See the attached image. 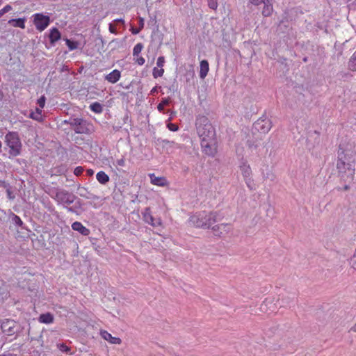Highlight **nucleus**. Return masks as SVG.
Returning a JSON list of instances; mask_svg holds the SVG:
<instances>
[{"label": "nucleus", "mask_w": 356, "mask_h": 356, "mask_svg": "<svg viewBox=\"0 0 356 356\" xmlns=\"http://www.w3.org/2000/svg\"><path fill=\"white\" fill-rule=\"evenodd\" d=\"M195 126L197 134L201 139L203 152L209 156H214L217 152V140L214 127L204 115L197 118Z\"/></svg>", "instance_id": "obj_1"}, {"label": "nucleus", "mask_w": 356, "mask_h": 356, "mask_svg": "<svg viewBox=\"0 0 356 356\" xmlns=\"http://www.w3.org/2000/svg\"><path fill=\"white\" fill-rule=\"evenodd\" d=\"M216 213L200 212L191 216L189 222L196 227L209 228L217 220Z\"/></svg>", "instance_id": "obj_2"}, {"label": "nucleus", "mask_w": 356, "mask_h": 356, "mask_svg": "<svg viewBox=\"0 0 356 356\" xmlns=\"http://www.w3.org/2000/svg\"><path fill=\"white\" fill-rule=\"evenodd\" d=\"M4 141L9 149L10 156L15 157L21 154L22 145L17 132L9 131L6 134Z\"/></svg>", "instance_id": "obj_3"}, {"label": "nucleus", "mask_w": 356, "mask_h": 356, "mask_svg": "<svg viewBox=\"0 0 356 356\" xmlns=\"http://www.w3.org/2000/svg\"><path fill=\"white\" fill-rule=\"evenodd\" d=\"M355 153L352 152L350 156L347 157L346 154L343 150L338 154V161L337 164V169L340 172H346L348 170L350 175V179H353V175L355 172L354 165L351 163H354L353 157Z\"/></svg>", "instance_id": "obj_4"}, {"label": "nucleus", "mask_w": 356, "mask_h": 356, "mask_svg": "<svg viewBox=\"0 0 356 356\" xmlns=\"http://www.w3.org/2000/svg\"><path fill=\"white\" fill-rule=\"evenodd\" d=\"M33 24L36 29L42 32L49 25L50 18L42 13H35L33 15Z\"/></svg>", "instance_id": "obj_5"}, {"label": "nucleus", "mask_w": 356, "mask_h": 356, "mask_svg": "<svg viewBox=\"0 0 356 356\" xmlns=\"http://www.w3.org/2000/svg\"><path fill=\"white\" fill-rule=\"evenodd\" d=\"M240 170L248 187L250 188V189H252V172L250 165L247 162H243L240 165Z\"/></svg>", "instance_id": "obj_6"}, {"label": "nucleus", "mask_w": 356, "mask_h": 356, "mask_svg": "<svg viewBox=\"0 0 356 356\" xmlns=\"http://www.w3.org/2000/svg\"><path fill=\"white\" fill-rule=\"evenodd\" d=\"M56 200L62 204H71L73 202V195L65 191H60L56 194Z\"/></svg>", "instance_id": "obj_7"}, {"label": "nucleus", "mask_w": 356, "mask_h": 356, "mask_svg": "<svg viewBox=\"0 0 356 356\" xmlns=\"http://www.w3.org/2000/svg\"><path fill=\"white\" fill-rule=\"evenodd\" d=\"M212 229L215 235L222 236L229 232L231 229V225L222 223L213 227Z\"/></svg>", "instance_id": "obj_8"}, {"label": "nucleus", "mask_w": 356, "mask_h": 356, "mask_svg": "<svg viewBox=\"0 0 356 356\" xmlns=\"http://www.w3.org/2000/svg\"><path fill=\"white\" fill-rule=\"evenodd\" d=\"M100 335L104 340L111 344H120L122 343V340L119 337H113L106 330H101Z\"/></svg>", "instance_id": "obj_9"}, {"label": "nucleus", "mask_w": 356, "mask_h": 356, "mask_svg": "<svg viewBox=\"0 0 356 356\" xmlns=\"http://www.w3.org/2000/svg\"><path fill=\"white\" fill-rule=\"evenodd\" d=\"M72 228L74 231L79 232L83 236H88L90 233V229L83 226L80 222L76 221L72 223Z\"/></svg>", "instance_id": "obj_10"}, {"label": "nucleus", "mask_w": 356, "mask_h": 356, "mask_svg": "<svg viewBox=\"0 0 356 356\" xmlns=\"http://www.w3.org/2000/svg\"><path fill=\"white\" fill-rule=\"evenodd\" d=\"M120 72L118 70H113L105 76V79L111 83H115L120 80Z\"/></svg>", "instance_id": "obj_11"}, {"label": "nucleus", "mask_w": 356, "mask_h": 356, "mask_svg": "<svg viewBox=\"0 0 356 356\" xmlns=\"http://www.w3.org/2000/svg\"><path fill=\"white\" fill-rule=\"evenodd\" d=\"M209 71V65L207 60H202L200 63V77L204 79Z\"/></svg>", "instance_id": "obj_12"}, {"label": "nucleus", "mask_w": 356, "mask_h": 356, "mask_svg": "<svg viewBox=\"0 0 356 356\" xmlns=\"http://www.w3.org/2000/svg\"><path fill=\"white\" fill-rule=\"evenodd\" d=\"M256 126H257V129L264 132L266 133L270 131L271 129V122L269 120H262L261 121H258L256 123Z\"/></svg>", "instance_id": "obj_13"}, {"label": "nucleus", "mask_w": 356, "mask_h": 356, "mask_svg": "<svg viewBox=\"0 0 356 356\" xmlns=\"http://www.w3.org/2000/svg\"><path fill=\"white\" fill-rule=\"evenodd\" d=\"M273 12V6L272 0H267L264 3V8L262 10V15L264 17H268L272 15Z\"/></svg>", "instance_id": "obj_14"}, {"label": "nucleus", "mask_w": 356, "mask_h": 356, "mask_svg": "<svg viewBox=\"0 0 356 356\" xmlns=\"http://www.w3.org/2000/svg\"><path fill=\"white\" fill-rule=\"evenodd\" d=\"M54 316L51 313L47 312L45 314H40L38 321L40 323H42L50 324L54 322Z\"/></svg>", "instance_id": "obj_15"}, {"label": "nucleus", "mask_w": 356, "mask_h": 356, "mask_svg": "<svg viewBox=\"0 0 356 356\" xmlns=\"http://www.w3.org/2000/svg\"><path fill=\"white\" fill-rule=\"evenodd\" d=\"M49 41L51 44L55 43L60 38V33L57 28H52L49 33Z\"/></svg>", "instance_id": "obj_16"}, {"label": "nucleus", "mask_w": 356, "mask_h": 356, "mask_svg": "<svg viewBox=\"0 0 356 356\" xmlns=\"http://www.w3.org/2000/svg\"><path fill=\"white\" fill-rule=\"evenodd\" d=\"M25 18L12 19L8 21V24L13 27H19L25 29Z\"/></svg>", "instance_id": "obj_17"}, {"label": "nucleus", "mask_w": 356, "mask_h": 356, "mask_svg": "<svg viewBox=\"0 0 356 356\" xmlns=\"http://www.w3.org/2000/svg\"><path fill=\"white\" fill-rule=\"evenodd\" d=\"M97 180L102 184H106L109 181V177L104 171H99L96 175Z\"/></svg>", "instance_id": "obj_18"}, {"label": "nucleus", "mask_w": 356, "mask_h": 356, "mask_svg": "<svg viewBox=\"0 0 356 356\" xmlns=\"http://www.w3.org/2000/svg\"><path fill=\"white\" fill-rule=\"evenodd\" d=\"M348 69L351 71H356V51L348 61Z\"/></svg>", "instance_id": "obj_19"}, {"label": "nucleus", "mask_w": 356, "mask_h": 356, "mask_svg": "<svg viewBox=\"0 0 356 356\" xmlns=\"http://www.w3.org/2000/svg\"><path fill=\"white\" fill-rule=\"evenodd\" d=\"M90 108L95 113H101L103 111L102 106L99 102H94L90 104Z\"/></svg>", "instance_id": "obj_20"}, {"label": "nucleus", "mask_w": 356, "mask_h": 356, "mask_svg": "<svg viewBox=\"0 0 356 356\" xmlns=\"http://www.w3.org/2000/svg\"><path fill=\"white\" fill-rule=\"evenodd\" d=\"M144 220L146 222L154 225V218L152 215H150L149 210L147 209L143 215Z\"/></svg>", "instance_id": "obj_21"}, {"label": "nucleus", "mask_w": 356, "mask_h": 356, "mask_svg": "<svg viewBox=\"0 0 356 356\" xmlns=\"http://www.w3.org/2000/svg\"><path fill=\"white\" fill-rule=\"evenodd\" d=\"M143 48V46L141 43L136 44L133 49V56H138L140 53L141 52L142 49Z\"/></svg>", "instance_id": "obj_22"}, {"label": "nucleus", "mask_w": 356, "mask_h": 356, "mask_svg": "<svg viewBox=\"0 0 356 356\" xmlns=\"http://www.w3.org/2000/svg\"><path fill=\"white\" fill-rule=\"evenodd\" d=\"M65 43L70 50H74L78 47V43L76 42L72 41L70 39H66Z\"/></svg>", "instance_id": "obj_23"}, {"label": "nucleus", "mask_w": 356, "mask_h": 356, "mask_svg": "<svg viewBox=\"0 0 356 356\" xmlns=\"http://www.w3.org/2000/svg\"><path fill=\"white\" fill-rule=\"evenodd\" d=\"M168 181L165 177H157V186H168Z\"/></svg>", "instance_id": "obj_24"}, {"label": "nucleus", "mask_w": 356, "mask_h": 356, "mask_svg": "<svg viewBox=\"0 0 356 356\" xmlns=\"http://www.w3.org/2000/svg\"><path fill=\"white\" fill-rule=\"evenodd\" d=\"M12 10V6L10 5L5 6L2 9L0 10V18L6 13Z\"/></svg>", "instance_id": "obj_25"}, {"label": "nucleus", "mask_w": 356, "mask_h": 356, "mask_svg": "<svg viewBox=\"0 0 356 356\" xmlns=\"http://www.w3.org/2000/svg\"><path fill=\"white\" fill-rule=\"evenodd\" d=\"M208 6L210 8L213 10H216L218 8V2L217 0H207Z\"/></svg>", "instance_id": "obj_26"}, {"label": "nucleus", "mask_w": 356, "mask_h": 356, "mask_svg": "<svg viewBox=\"0 0 356 356\" xmlns=\"http://www.w3.org/2000/svg\"><path fill=\"white\" fill-rule=\"evenodd\" d=\"M30 118L38 121L42 120V115H40V113L32 112L30 114Z\"/></svg>", "instance_id": "obj_27"}, {"label": "nucleus", "mask_w": 356, "mask_h": 356, "mask_svg": "<svg viewBox=\"0 0 356 356\" xmlns=\"http://www.w3.org/2000/svg\"><path fill=\"white\" fill-rule=\"evenodd\" d=\"M169 104L168 99H164L163 100L158 106H157V110L159 111H161L163 110V108L165 106L168 105Z\"/></svg>", "instance_id": "obj_28"}, {"label": "nucleus", "mask_w": 356, "mask_h": 356, "mask_svg": "<svg viewBox=\"0 0 356 356\" xmlns=\"http://www.w3.org/2000/svg\"><path fill=\"white\" fill-rule=\"evenodd\" d=\"M45 100L46 99L44 96H42L39 98V99L38 100V104L39 107H40L41 108H44L45 104Z\"/></svg>", "instance_id": "obj_29"}, {"label": "nucleus", "mask_w": 356, "mask_h": 356, "mask_svg": "<svg viewBox=\"0 0 356 356\" xmlns=\"http://www.w3.org/2000/svg\"><path fill=\"white\" fill-rule=\"evenodd\" d=\"M351 266L353 268H354L356 270V252H355L353 256L350 259V262Z\"/></svg>", "instance_id": "obj_30"}, {"label": "nucleus", "mask_w": 356, "mask_h": 356, "mask_svg": "<svg viewBox=\"0 0 356 356\" xmlns=\"http://www.w3.org/2000/svg\"><path fill=\"white\" fill-rule=\"evenodd\" d=\"M167 127L172 131H176L178 130V126L176 124L168 123Z\"/></svg>", "instance_id": "obj_31"}, {"label": "nucleus", "mask_w": 356, "mask_h": 356, "mask_svg": "<svg viewBox=\"0 0 356 356\" xmlns=\"http://www.w3.org/2000/svg\"><path fill=\"white\" fill-rule=\"evenodd\" d=\"M136 59V63H137L139 65H142L145 63V59L141 56H134Z\"/></svg>", "instance_id": "obj_32"}, {"label": "nucleus", "mask_w": 356, "mask_h": 356, "mask_svg": "<svg viewBox=\"0 0 356 356\" xmlns=\"http://www.w3.org/2000/svg\"><path fill=\"white\" fill-rule=\"evenodd\" d=\"M83 168L81 166H79L74 169V173L76 176H79V175H81L83 173Z\"/></svg>", "instance_id": "obj_33"}, {"label": "nucleus", "mask_w": 356, "mask_h": 356, "mask_svg": "<svg viewBox=\"0 0 356 356\" xmlns=\"http://www.w3.org/2000/svg\"><path fill=\"white\" fill-rule=\"evenodd\" d=\"M165 62L164 57L160 56L157 59V67H162L163 65V63Z\"/></svg>", "instance_id": "obj_34"}, {"label": "nucleus", "mask_w": 356, "mask_h": 356, "mask_svg": "<svg viewBox=\"0 0 356 356\" xmlns=\"http://www.w3.org/2000/svg\"><path fill=\"white\" fill-rule=\"evenodd\" d=\"M116 163L118 165L123 167L125 165V159L122 157L120 159H118Z\"/></svg>", "instance_id": "obj_35"}, {"label": "nucleus", "mask_w": 356, "mask_h": 356, "mask_svg": "<svg viewBox=\"0 0 356 356\" xmlns=\"http://www.w3.org/2000/svg\"><path fill=\"white\" fill-rule=\"evenodd\" d=\"M60 350L63 352H67L70 350V348L66 345L63 343L60 346Z\"/></svg>", "instance_id": "obj_36"}, {"label": "nucleus", "mask_w": 356, "mask_h": 356, "mask_svg": "<svg viewBox=\"0 0 356 356\" xmlns=\"http://www.w3.org/2000/svg\"><path fill=\"white\" fill-rule=\"evenodd\" d=\"M109 31L112 33H116V28H115V26L113 24H109Z\"/></svg>", "instance_id": "obj_37"}, {"label": "nucleus", "mask_w": 356, "mask_h": 356, "mask_svg": "<svg viewBox=\"0 0 356 356\" xmlns=\"http://www.w3.org/2000/svg\"><path fill=\"white\" fill-rule=\"evenodd\" d=\"M149 177L152 184H156V176L154 174H149Z\"/></svg>", "instance_id": "obj_38"}, {"label": "nucleus", "mask_w": 356, "mask_h": 356, "mask_svg": "<svg viewBox=\"0 0 356 356\" xmlns=\"http://www.w3.org/2000/svg\"><path fill=\"white\" fill-rule=\"evenodd\" d=\"M143 26H144V21H143V19L142 18H140L139 19V29H142L143 28Z\"/></svg>", "instance_id": "obj_39"}, {"label": "nucleus", "mask_w": 356, "mask_h": 356, "mask_svg": "<svg viewBox=\"0 0 356 356\" xmlns=\"http://www.w3.org/2000/svg\"><path fill=\"white\" fill-rule=\"evenodd\" d=\"M165 145H168V146H170V147H174V146H175V145H176V143H174V142L166 141V142H165Z\"/></svg>", "instance_id": "obj_40"}, {"label": "nucleus", "mask_w": 356, "mask_h": 356, "mask_svg": "<svg viewBox=\"0 0 356 356\" xmlns=\"http://www.w3.org/2000/svg\"><path fill=\"white\" fill-rule=\"evenodd\" d=\"M140 31V29H134V28H132L131 29V32L133 34H138Z\"/></svg>", "instance_id": "obj_41"}, {"label": "nucleus", "mask_w": 356, "mask_h": 356, "mask_svg": "<svg viewBox=\"0 0 356 356\" xmlns=\"http://www.w3.org/2000/svg\"><path fill=\"white\" fill-rule=\"evenodd\" d=\"M164 72L163 69L157 70V76H161Z\"/></svg>", "instance_id": "obj_42"}, {"label": "nucleus", "mask_w": 356, "mask_h": 356, "mask_svg": "<svg viewBox=\"0 0 356 356\" xmlns=\"http://www.w3.org/2000/svg\"><path fill=\"white\" fill-rule=\"evenodd\" d=\"M87 174L90 176H92L94 174V171L92 169H88L87 170Z\"/></svg>", "instance_id": "obj_43"}, {"label": "nucleus", "mask_w": 356, "mask_h": 356, "mask_svg": "<svg viewBox=\"0 0 356 356\" xmlns=\"http://www.w3.org/2000/svg\"><path fill=\"white\" fill-rule=\"evenodd\" d=\"M152 75L154 78H156V67H154L153 69H152Z\"/></svg>", "instance_id": "obj_44"}, {"label": "nucleus", "mask_w": 356, "mask_h": 356, "mask_svg": "<svg viewBox=\"0 0 356 356\" xmlns=\"http://www.w3.org/2000/svg\"><path fill=\"white\" fill-rule=\"evenodd\" d=\"M35 113H40V115H42V108L40 107V108H37L35 109Z\"/></svg>", "instance_id": "obj_45"}, {"label": "nucleus", "mask_w": 356, "mask_h": 356, "mask_svg": "<svg viewBox=\"0 0 356 356\" xmlns=\"http://www.w3.org/2000/svg\"><path fill=\"white\" fill-rule=\"evenodd\" d=\"M350 330L356 332V323L351 327Z\"/></svg>", "instance_id": "obj_46"}, {"label": "nucleus", "mask_w": 356, "mask_h": 356, "mask_svg": "<svg viewBox=\"0 0 356 356\" xmlns=\"http://www.w3.org/2000/svg\"><path fill=\"white\" fill-rule=\"evenodd\" d=\"M115 22L123 23L124 20L122 19H115Z\"/></svg>", "instance_id": "obj_47"}, {"label": "nucleus", "mask_w": 356, "mask_h": 356, "mask_svg": "<svg viewBox=\"0 0 356 356\" xmlns=\"http://www.w3.org/2000/svg\"><path fill=\"white\" fill-rule=\"evenodd\" d=\"M15 218L17 219V222L22 223L21 219L18 216H16Z\"/></svg>", "instance_id": "obj_48"}, {"label": "nucleus", "mask_w": 356, "mask_h": 356, "mask_svg": "<svg viewBox=\"0 0 356 356\" xmlns=\"http://www.w3.org/2000/svg\"><path fill=\"white\" fill-rule=\"evenodd\" d=\"M15 218L17 219V222L22 223L21 219L18 216H16Z\"/></svg>", "instance_id": "obj_49"}, {"label": "nucleus", "mask_w": 356, "mask_h": 356, "mask_svg": "<svg viewBox=\"0 0 356 356\" xmlns=\"http://www.w3.org/2000/svg\"><path fill=\"white\" fill-rule=\"evenodd\" d=\"M156 92V86L153 87V88H152V90H151V92H152V93H154V92Z\"/></svg>", "instance_id": "obj_50"}, {"label": "nucleus", "mask_w": 356, "mask_h": 356, "mask_svg": "<svg viewBox=\"0 0 356 356\" xmlns=\"http://www.w3.org/2000/svg\"><path fill=\"white\" fill-rule=\"evenodd\" d=\"M157 225H161V222L157 221Z\"/></svg>", "instance_id": "obj_51"}, {"label": "nucleus", "mask_w": 356, "mask_h": 356, "mask_svg": "<svg viewBox=\"0 0 356 356\" xmlns=\"http://www.w3.org/2000/svg\"><path fill=\"white\" fill-rule=\"evenodd\" d=\"M76 133H81V131H77V130H76Z\"/></svg>", "instance_id": "obj_52"}, {"label": "nucleus", "mask_w": 356, "mask_h": 356, "mask_svg": "<svg viewBox=\"0 0 356 356\" xmlns=\"http://www.w3.org/2000/svg\"><path fill=\"white\" fill-rule=\"evenodd\" d=\"M355 252H356V249H355Z\"/></svg>", "instance_id": "obj_53"}]
</instances>
